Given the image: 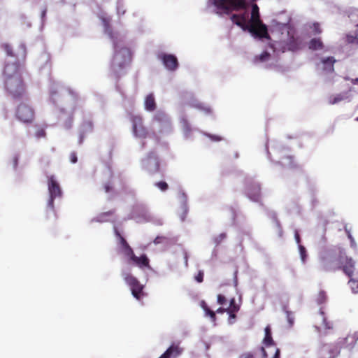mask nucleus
I'll list each match as a JSON object with an SVG mask.
<instances>
[{
  "mask_svg": "<svg viewBox=\"0 0 358 358\" xmlns=\"http://www.w3.org/2000/svg\"><path fill=\"white\" fill-rule=\"evenodd\" d=\"M209 3L221 11L229 15L234 11H241L240 14H232L230 19L232 22L243 31H248L254 36L259 38H269L267 27L260 20L259 8L256 3L252 5L251 17L248 20V3L246 0H209Z\"/></svg>",
  "mask_w": 358,
  "mask_h": 358,
  "instance_id": "f257e3e1",
  "label": "nucleus"
},
{
  "mask_svg": "<svg viewBox=\"0 0 358 358\" xmlns=\"http://www.w3.org/2000/svg\"><path fill=\"white\" fill-rule=\"evenodd\" d=\"M4 88L13 99H22L26 94V85L18 63H7L3 69Z\"/></svg>",
  "mask_w": 358,
  "mask_h": 358,
  "instance_id": "f03ea898",
  "label": "nucleus"
},
{
  "mask_svg": "<svg viewBox=\"0 0 358 358\" xmlns=\"http://www.w3.org/2000/svg\"><path fill=\"white\" fill-rule=\"evenodd\" d=\"M105 31L113 42L114 55L111 62V69L115 74L118 76L120 72L128 67L132 60V52L129 48L122 46L117 41L115 34L113 32L106 19L103 20Z\"/></svg>",
  "mask_w": 358,
  "mask_h": 358,
  "instance_id": "7ed1b4c3",
  "label": "nucleus"
},
{
  "mask_svg": "<svg viewBox=\"0 0 358 358\" xmlns=\"http://www.w3.org/2000/svg\"><path fill=\"white\" fill-rule=\"evenodd\" d=\"M345 256V253L341 250L329 252L322 258L321 268L326 272L340 270Z\"/></svg>",
  "mask_w": 358,
  "mask_h": 358,
  "instance_id": "20e7f679",
  "label": "nucleus"
},
{
  "mask_svg": "<svg viewBox=\"0 0 358 358\" xmlns=\"http://www.w3.org/2000/svg\"><path fill=\"white\" fill-rule=\"evenodd\" d=\"M122 276L127 285L129 287L133 296L138 301L141 300L145 295L143 291L144 285L129 272L123 271Z\"/></svg>",
  "mask_w": 358,
  "mask_h": 358,
  "instance_id": "39448f33",
  "label": "nucleus"
},
{
  "mask_svg": "<svg viewBox=\"0 0 358 358\" xmlns=\"http://www.w3.org/2000/svg\"><path fill=\"white\" fill-rule=\"evenodd\" d=\"M48 189L49 193V199L48 200L47 207L54 213V201L57 198H60L62 195L61 187L59 182L57 181L55 176H50L48 177Z\"/></svg>",
  "mask_w": 358,
  "mask_h": 358,
  "instance_id": "423d86ee",
  "label": "nucleus"
},
{
  "mask_svg": "<svg viewBox=\"0 0 358 358\" xmlns=\"http://www.w3.org/2000/svg\"><path fill=\"white\" fill-rule=\"evenodd\" d=\"M142 169L149 175H155L160 171V160L154 152H150L142 160Z\"/></svg>",
  "mask_w": 358,
  "mask_h": 358,
  "instance_id": "0eeeda50",
  "label": "nucleus"
},
{
  "mask_svg": "<svg viewBox=\"0 0 358 358\" xmlns=\"http://www.w3.org/2000/svg\"><path fill=\"white\" fill-rule=\"evenodd\" d=\"M130 121L132 124V133L136 138L145 139L149 136L150 132L144 125L143 119L141 115H131Z\"/></svg>",
  "mask_w": 358,
  "mask_h": 358,
  "instance_id": "6e6552de",
  "label": "nucleus"
},
{
  "mask_svg": "<svg viewBox=\"0 0 358 358\" xmlns=\"http://www.w3.org/2000/svg\"><path fill=\"white\" fill-rule=\"evenodd\" d=\"M16 117L24 123L31 122L35 116V113L31 106L26 103H20L15 111Z\"/></svg>",
  "mask_w": 358,
  "mask_h": 358,
  "instance_id": "1a4fd4ad",
  "label": "nucleus"
},
{
  "mask_svg": "<svg viewBox=\"0 0 358 358\" xmlns=\"http://www.w3.org/2000/svg\"><path fill=\"white\" fill-rule=\"evenodd\" d=\"M152 121L157 124L159 133L171 129V120L164 112H157L152 117Z\"/></svg>",
  "mask_w": 358,
  "mask_h": 358,
  "instance_id": "9d476101",
  "label": "nucleus"
},
{
  "mask_svg": "<svg viewBox=\"0 0 358 358\" xmlns=\"http://www.w3.org/2000/svg\"><path fill=\"white\" fill-rule=\"evenodd\" d=\"M114 232L116 237L119 240V244L121 246L122 252L124 254L125 257H127L129 259V262L135 255L133 249L129 245L126 239L121 235L120 232L116 227L114 228Z\"/></svg>",
  "mask_w": 358,
  "mask_h": 358,
  "instance_id": "9b49d317",
  "label": "nucleus"
},
{
  "mask_svg": "<svg viewBox=\"0 0 358 358\" xmlns=\"http://www.w3.org/2000/svg\"><path fill=\"white\" fill-rule=\"evenodd\" d=\"M246 194L253 201L259 202L261 199V187L258 183L250 182L246 185Z\"/></svg>",
  "mask_w": 358,
  "mask_h": 358,
  "instance_id": "f8f14e48",
  "label": "nucleus"
},
{
  "mask_svg": "<svg viewBox=\"0 0 358 358\" xmlns=\"http://www.w3.org/2000/svg\"><path fill=\"white\" fill-rule=\"evenodd\" d=\"M165 67L169 71H175L178 66V62L176 57L171 54L162 53L158 56Z\"/></svg>",
  "mask_w": 358,
  "mask_h": 358,
  "instance_id": "ddd939ff",
  "label": "nucleus"
},
{
  "mask_svg": "<svg viewBox=\"0 0 358 358\" xmlns=\"http://www.w3.org/2000/svg\"><path fill=\"white\" fill-rule=\"evenodd\" d=\"M341 269L349 278L352 277L355 270L354 260L351 257H348V256H345V257L344 259V263H343V264H342Z\"/></svg>",
  "mask_w": 358,
  "mask_h": 358,
  "instance_id": "4468645a",
  "label": "nucleus"
},
{
  "mask_svg": "<svg viewBox=\"0 0 358 358\" xmlns=\"http://www.w3.org/2000/svg\"><path fill=\"white\" fill-rule=\"evenodd\" d=\"M182 352L178 345H172L159 358H176Z\"/></svg>",
  "mask_w": 358,
  "mask_h": 358,
  "instance_id": "2eb2a0df",
  "label": "nucleus"
},
{
  "mask_svg": "<svg viewBox=\"0 0 358 358\" xmlns=\"http://www.w3.org/2000/svg\"><path fill=\"white\" fill-rule=\"evenodd\" d=\"M131 262H134L140 268H143L144 267L150 268V259L145 254H143L140 257L134 255L129 262L130 263Z\"/></svg>",
  "mask_w": 358,
  "mask_h": 358,
  "instance_id": "dca6fc26",
  "label": "nucleus"
},
{
  "mask_svg": "<svg viewBox=\"0 0 358 358\" xmlns=\"http://www.w3.org/2000/svg\"><path fill=\"white\" fill-rule=\"evenodd\" d=\"M358 341V330L348 334L343 341L344 348L352 349Z\"/></svg>",
  "mask_w": 358,
  "mask_h": 358,
  "instance_id": "f3484780",
  "label": "nucleus"
},
{
  "mask_svg": "<svg viewBox=\"0 0 358 358\" xmlns=\"http://www.w3.org/2000/svg\"><path fill=\"white\" fill-rule=\"evenodd\" d=\"M145 109L148 111H154L157 108V104L154 94L152 93L146 96L144 101Z\"/></svg>",
  "mask_w": 358,
  "mask_h": 358,
  "instance_id": "a211bd4d",
  "label": "nucleus"
},
{
  "mask_svg": "<svg viewBox=\"0 0 358 358\" xmlns=\"http://www.w3.org/2000/svg\"><path fill=\"white\" fill-rule=\"evenodd\" d=\"M321 62L324 65V70L331 73L334 71V65L336 63V60L334 57H328L326 58H323L322 59Z\"/></svg>",
  "mask_w": 358,
  "mask_h": 358,
  "instance_id": "6ab92c4d",
  "label": "nucleus"
},
{
  "mask_svg": "<svg viewBox=\"0 0 358 358\" xmlns=\"http://www.w3.org/2000/svg\"><path fill=\"white\" fill-rule=\"evenodd\" d=\"M324 45L321 38H313L308 43V48L311 50H320Z\"/></svg>",
  "mask_w": 358,
  "mask_h": 358,
  "instance_id": "aec40b11",
  "label": "nucleus"
},
{
  "mask_svg": "<svg viewBox=\"0 0 358 358\" xmlns=\"http://www.w3.org/2000/svg\"><path fill=\"white\" fill-rule=\"evenodd\" d=\"M319 317L322 320V324L325 329H331L333 328V322L328 321L327 317L325 316V313L322 308H320L319 312Z\"/></svg>",
  "mask_w": 358,
  "mask_h": 358,
  "instance_id": "412c9836",
  "label": "nucleus"
},
{
  "mask_svg": "<svg viewBox=\"0 0 358 358\" xmlns=\"http://www.w3.org/2000/svg\"><path fill=\"white\" fill-rule=\"evenodd\" d=\"M263 343L266 346H270L273 344V341L271 336V330L269 326L265 328V336Z\"/></svg>",
  "mask_w": 358,
  "mask_h": 358,
  "instance_id": "4be33fe9",
  "label": "nucleus"
},
{
  "mask_svg": "<svg viewBox=\"0 0 358 358\" xmlns=\"http://www.w3.org/2000/svg\"><path fill=\"white\" fill-rule=\"evenodd\" d=\"M201 306L205 311L206 315H208L210 317L211 320L213 322H215L216 320V315L215 312L210 310L206 303L204 301H202L201 303Z\"/></svg>",
  "mask_w": 358,
  "mask_h": 358,
  "instance_id": "5701e85b",
  "label": "nucleus"
},
{
  "mask_svg": "<svg viewBox=\"0 0 358 358\" xmlns=\"http://www.w3.org/2000/svg\"><path fill=\"white\" fill-rule=\"evenodd\" d=\"M331 358H336L340 353V348L337 345L327 346Z\"/></svg>",
  "mask_w": 358,
  "mask_h": 358,
  "instance_id": "b1692460",
  "label": "nucleus"
},
{
  "mask_svg": "<svg viewBox=\"0 0 358 358\" xmlns=\"http://www.w3.org/2000/svg\"><path fill=\"white\" fill-rule=\"evenodd\" d=\"M300 43L301 42L298 43L297 38H294V37H292V38H290L288 44L289 50L292 51L299 50L300 48Z\"/></svg>",
  "mask_w": 358,
  "mask_h": 358,
  "instance_id": "393cba45",
  "label": "nucleus"
},
{
  "mask_svg": "<svg viewBox=\"0 0 358 358\" xmlns=\"http://www.w3.org/2000/svg\"><path fill=\"white\" fill-rule=\"evenodd\" d=\"M240 306L236 303L234 298L231 299L229 307L227 308V312H238Z\"/></svg>",
  "mask_w": 358,
  "mask_h": 358,
  "instance_id": "a878e982",
  "label": "nucleus"
},
{
  "mask_svg": "<svg viewBox=\"0 0 358 358\" xmlns=\"http://www.w3.org/2000/svg\"><path fill=\"white\" fill-rule=\"evenodd\" d=\"M348 285L351 288L353 293H358V280L352 278V277L350 278V280L348 281Z\"/></svg>",
  "mask_w": 358,
  "mask_h": 358,
  "instance_id": "bb28decb",
  "label": "nucleus"
},
{
  "mask_svg": "<svg viewBox=\"0 0 358 358\" xmlns=\"http://www.w3.org/2000/svg\"><path fill=\"white\" fill-rule=\"evenodd\" d=\"M155 186L162 192H166L169 189V185L165 181H159L155 183Z\"/></svg>",
  "mask_w": 358,
  "mask_h": 358,
  "instance_id": "cd10ccee",
  "label": "nucleus"
},
{
  "mask_svg": "<svg viewBox=\"0 0 358 358\" xmlns=\"http://www.w3.org/2000/svg\"><path fill=\"white\" fill-rule=\"evenodd\" d=\"M310 29H313V34L314 35L320 34L322 32L320 24L318 22H314L312 26H310Z\"/></svg>",
  "mask_w": 358,
  "mask_h": 358,
  "instance_id": "c85d7f7f",
  "label": "nucleus"
},
{
  "mask_svg": "<svg viewBox=\"0 0 358 358\" xmlns=\"http://www.w3.org/2000/svg\"><path fill=\"white\" fill-rule=\"evenodd\" d=\"M327 301V294L324 291H320L318 293L317 297V302L319 304H322L324 303Z\"/></svg>",
  "mask_w": 358,
  "mask_h": 358,
  "instance_id": "c756f323",
  "label": "nucleus"
},
{
  "mask_svg": "<svg viewBox=\"0 0 358 358\" xmlns=\"http://www.w3.org/2000/svg\"><path fill=\"white\" fill-rule=\"evenodd\" d=\"M2 48L4 50V51L6 52L8 56H10V57L15 56L14 52L13 51V48L10 45H9L8 43H5V44L2 45Z\"/></svg>",
  "mask_w": 358,
  "mask_h": 358,
  "instance_id": "7c9ffc66",
  "label": "nucleus"
},
{
  "mask_svg": "<svg viewBox=\"0 0 358 358\" xmlns=\"http://www.w3.org/2000/svg\"><path fill=\"white\" fill-rule=\"evenodd\" d=\"M227 238V234L226 233H221L218 236H215L214 238V243L216 245H220L225 238Z\"/></svg>",
  "mask_w": 358,
  "mask_h": 358,
  "instance_id": "2f4dec72",
  "label": "nucleus"
},
{
  "mask_svg": "<svg viewBox=\"0 0 358 358\" xmlns=\"http://www.w3.org/2000/svg\"><path fill=\"white\" fill-rule=\"evenodd\" d=\"M343 99V96L341 94H338L336 96L330 99L329 103L335 104V103H337L339 101H342Z\"/></svg>",
  "mask_w": 358,
  "mask_h": 358,
  "instance_id": "473e14b6",
  "label": "nucleus"
},
{
  "mask_svg": "<svg viewBox=\"0 0 358 358\" xmlns=\"http://www.w3.org/2000/svg\"><path fill=\"white\" fill-rule=\"evenodd\" d=\"M299 248L301 258L302 261L304 262L306 260V248L301 245H299Z\"/></svg>",
  "mask_w": 358,
  "mask_h": 358,
  "instance_id": "72a5a7b5",
  "label": "nucleus"
},
{
  "mask_svg": "<svg viewBox=\"0 0 358 358\" xmlns=\"http://www.w3.org/2000/svg\"><path fill=\"white\" fill-rule=\"evenodd\" d=\"M197 108L203 110L206 113L208 114L211 113V109L210 107L204 106L201 103H198L195 106Z\"/></svg>",
  "mask_w": 358,
  "mask_h": 358,
  "instance_id": "f704fd0d",
  "label": "nucleus"
},
{
  "mask_svg": "<svg viewBox=\"0 0 358 358\" xmlns=\"http://www.w3.org/2000/svg\"><path fill=\"white\" fill-rule=\"evenodd\" d=\"M113 183L110 181L104 183L103 185V189L105 192L108 193L113 190Z\"/></svg>",
  "mask_w": 358,
  "mask_h": 358,
  "instance_id": "c9c22d12",
  "label": "nucleus"
},
{
  "mask_svg": "<svg viewBox=\"0 0 358 358\" xmlns=\"http://www.w3.org/2000/svg\"><path fill=\"white\" fill-rule=\"evenodd\" d=\"M255 354L252 352H246L241 354L238 358H255Z\"/></svg>",
  "mask_w": 358,
  "mask_h": 358,
  "instance_id": "e433bc0d",
  "label": "nucleus"
},
{
  "mask_svg": "<svg viewBox=\"0 0 358 358\" xmlns=\"http://www.w3.org/2000/svg\"><path fill=\"white\" fill-rule=\"evenodd\" d=\"M345 231L347 233V236H348V238L350 239V245H351V247L352 248H355L356 247V243H355V239L353 238L352 234H350V232L345 229Z\"/></svg>",
  "mask_w": 358,
  "mask_h": 358,
  "instance_id": "4c0bfd02",
  "label": "nucleus"
},
{
  "mask_svg": "<svg viewBox=\"0 0 358 358\" xmlns=\"http://www.w3.org/2000/svg\"><path fill=\"white\" fill-rule=\"evenodd\" d=\"M217 303L220 305H225L227 304V299L226 297L222 294H218L217 295Z\"/></svg>",
  "mask_w": 358,
  "mask_h": 358,
  "instance_id": "58836bf2",
  "label": "nucleus"
},
{
  "mask_svg": "<svg viewBox=\"0 0 358 358\" xmlns=\"http://www.w3.org/2000/svg\"><path fill=\"white\" fill-rule=\"evenodd\" d=\"M46 136V133L44 129H39L36 132V136L38 138H43Z\"/></svg>",
  "mask_w": 358,
  "mask_h": 358,
  "instance_id": "ea45409f",
  "label": "nucleus"
},
{
  "mask_svg": "<svg viewBox=\"0 0 358 358\" xmlns=\"http://www.w3.org/2000/svg\"><path fill=\"white\" fill-rule=\"evenodd\" d=\"M270 57V54L267 52H264L259 55V61L265 62Z\"/></svg>",
  "mask_w": 358,
  "mask_h": 358,
  "instance_id": "a19ab883",
  "label": "nucleus"
},
{
  "mask_svg": "<svg viewBox=\"0 0 358 358\" xmlns=\"http://www.w3.org/2000/svg\"><path fill=\"white\" fill-rule=\"evenodd\" d=\"M195 280L198 282H202L203 280V271H200L198 274L195 276Z\"/></svg>",
  "mask_w": 358,
  "mask_h": 358,
  "instance_id": "79ce46f5",
  "label": "nucleus"
},
{
  "mask_svg": "<svg viewBox=\"0 0 358 358\" xmlns=\"http://www.w3.org/2000/svg\"><path fill=\"white\" fill-rule=\"evenodd\" d=\"M347 41L350 43L357 42L358 43V38L353 36H347Z\"/></svg>",
  "mask_w": 358,
  "mask_h": 358,
  "instance_id": "37998d69",
  "label": "nucleus"
},
{
  "mask_svg": "<svg viewBox=\"0 0 358 358\" xmlns=\"http://www.w3.org/2000/svg\"><path fill=\"white\" fill-rule=\"evenodd\" d=\"M70 160L72 163L75 164L78 161V157H77V155H76V152H72L71 154H70Z\"/></svg>",
  "mask_w": 358,
  "mask_h": 358,
  "instance_id": "c03bdc74",
  "label": "nucleus"
},
{
  "mask_svg": "<svg viewBox=\"0 0 358 358\" xmlns=\"http://www.w3.org/2000/svg\"><path fill=\"white\" fill-rule=\"evenodd\" d=\"M287 317L289 325L292 326L294 324V317L290 312H287Z\"/></svg>",
  "mask_w": 358,
  "mask_h": 358,
  "instance_id": "a18cd8bd",
  "label": "nucleus"
},
{
  "mask_svg": "<svg viewBox=\"0 0 358 358\" xmlns=\"http://www.w3.org/2000/svg\"><path fill=\"white\" fill-rule=\"evenodd\" d=\"M12 165L13 169H17L18 165V157L17 156H14L12 159Z\"/></svg>",
  "mask_w": 358,
  "mask_h": 358,
  "instance_id": "49530a36",
  "label": "nucleus"
},
{
  "mask_svg": "<svg viewBox=\"0 0 358 358\" xmlns=\"http://www.w3.org/2000/svg\"><path fill=\"white\" fill-rule=\"evenodd\" d=\"M165 238H166L164 236H157L153 242L155 245H157L162 243L163 240H164Z\"/></svg>",
  "mask_w": 358,
  "mask_h": 358,
  "instance_id": "de8ad7c7",
  "label": "nucleus"
},
{
  "mask_svg": "<svg viewBox=\"0 0 358 358\" xmlns=\"http://www.w3.org/2000/svg\"><path fill=\"white\" fill-rule=\"evenodd\" d=\"M115 210H111L101 214V217H103L105 216L113 215L115 214Z\"/></svg>",
  "mask_w": 358,
  "mask_h": 358,
  "instance_id": "09e8293b",
  "label": "nucleus"
},
{
  "mask_svg": "<svg viewBox=\"0 0 358 358\" xmlns=\"http://www.w3.org/2000/svg\"><path fill=\"white\" fill-rule=\"evenodd\" d=\"M294 238H295V240H296V242L299 244L300 242H301V238H300V236L298 233L297 231H295V234H294Z\"/></svg>",
  "mask_w": 358,
  "mask_h": 358,
  "instance_id": "8fccbe9b",
  "label": "nucleus"
},
{
  "mask_svg": "<svg viewBox=\"0 0 358 358\" xmlns=\"http://www.w3.org/2000/svg\"><path fill=\"white\" fill-rule=\"evenodd\" d=\"M212 140L220 141L222 140V138L218 136H214V135H209L208 136Z\"/></svg>",
  "mask_w": 358,
  "mask_h": 358,
  "instance_id": "3c124183",
  "label": "nucleus"
},
{
  "mask_svg": "<svg viewBox=\"0 0 358 358\" xmlns=\"http://www.w3.org/2000/svg\"><path fill=\"white\" fill-rule=\"evenodd\" d=\"M227 313V308H219L217 310H216V313Z\"/></svg>",
  "mask_w": 358,
  "mask_h": 358,
  "instance_id": "603ef678",
  "label": "nucleus"
},
{
  "mask_svg": "<svg viewBox=\"0 0 358 358\" xmlns=\"http://www.w3.org/2000/svg\"><path fill=\"white\" fill-rule=\"evenodd\" d=\"M229 315V320L235 319L236 317V312H227Z\"/></svg>",
  "mask_w": 358,
  "mask_h": 358,
  "instance_id": "864d4df0",
  "label": "nucleus"
},
{
  "mask_svg": "<svg viewBox=\"0 0 358 358\" xmlns=\"http://www.w3.org/2000/svg\"><path fill=\"white\" fill-rule=\"evenodd\" d=\"M280 350L278 348V349H276V350H275V355H274V356H273V358H280Z\"/></svg>",
  "mask_w": 358,
  "mask_h": 358,
  "instance_id": "5fc2aeb1",
  "label": "nucleus"
},
{
  "mask_svg": "<svg viewBox=\"0 0 358 358\" xmlns=\"http://www.w3.org/2000/svg\"><path fill=\"white\" fill-rule=\"evenodd\" d=\"M184 259H185V266H188V257H187V252H185V257H184Z\"/></svg>",
  "mask_w": 358,
  "mask_h": 358,
  "instance_id": "6e6d98bb",
  "label": "nucleus"
},
{
  "mask_svg": "<svg viewBox=\"0 0 358 358\" xmlns=\"http://www.w3.org/2000/svg\"><path fill=\"white\" fill-rule=\"evenodd\" d=\"M47 9L45 8L41 13V18L43 20L46 15Z\"/></svg>",
  "mask_w": 358,
  "mask_h": 358,
  "instance_id": "4d7b16f0",
  "label": "nucleus"
},
{
  "mask_svg": "<svg viewBox=\"0 0 358 358\" xmlns=\"http://www.w3.org/2000/svg\"><path fill=\"white\" fill-rule=\"evenodd\" d=\"M86 124L90 127V129H92V123L91 122H87Z\"/></svg>",
  "mask_w": 358,
  "mask_h": 358,
  "instance_id": "13d9d810",
  "label": "nucleus"
},
{
  "mask_svg": "<svg viewBox=\"0 0 358 358\" xmlns=\"http://www.w3.org/2000/svg\"><path fill=\"white\" fill-rule=\"evenodd\" d=\"M261 350L263 352V354H264V357H266V351L264 350V348L263 347L261 348Z\"/></svg>",
  "mask_w": 358,
  "mask_h": 358,
  "instance_id": "bf43d9fd",
  "label": "nucleus"
},
{
  "mask_svg": "<svg viewBox=\"0 0 358 358\" xmlns=\"http://www.w3.org/2000/svg\"><path fill=\"white\" fill-rule=\"evenodd\" d=\"M145 146V143H143L142 147L144 148Z\"/></svg>",
  "mask_w": 358,
  "mask_h": 358,
  "instance_id": "052dcab7",
  "label": "nucleus"
},
{
  "mask_svg": "<svg viewBox=\"0 0 358 358\" xmlns=\"http://www.w3.org/2000/svg\"><path fill=\"white\" fill-rule=\"evenodd\" d=\"M357 82H358V79L357 78V79L355 80L354 83H357Z\"/></svg>",
  "mask_w": 358,
  "mask_h": 358,
  "instance_id": "680f3d73",
  "label": "nucleus"
},
{
  "mask_svg": "<svg viewBox=\"0 0 358 358\" xmlns=\"http://www.w3.org/2000/svg\"><path fill=\"white\" fill-rule=\"evenodd\" d=\"M356 120L358 121V117L356 118Z\"/></svg>",
  "mask_w": 358,
  "mask_h": 358,
  "instance_id": "e2e57ef3",
  "label": "nucleus"
},
{
  "mask_svg": "<svg viewBox=\"0 0 358 358\" xmlns=\"http://www.w3.org/2000/svg\"><path fill=\"white\" fill-rule=\"evenodd\" d=\"M357 27H358V24H357Z\"/></svg>",
  "mask_w": 358,
  "mask_h": 358,
  "instance_id": "0e129e2a",
  "label": "nucleus"
}]
</instances>
